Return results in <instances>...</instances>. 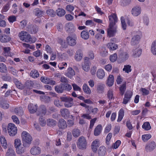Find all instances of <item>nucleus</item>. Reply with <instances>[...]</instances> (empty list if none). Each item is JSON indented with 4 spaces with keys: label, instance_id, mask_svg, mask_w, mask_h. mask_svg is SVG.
Returning <instances> with one entry per match:
<instances>
[{
    "label": "nucleus",
    "instance_id": "1",
    "mask_svg": "<svg viewBox=\"0 0 156 156\" xmlns=\"http://www.w3.org/2000/svg\"><path fill=\"white\" fill-rule=\"evenodd\" d=\"M14 144L16 152L17 154L19 155L25 153L27 151L26 148L29 147L25 144H22L20 140L19 139L15 140Z\"/></svg>",
    "mask_w": 156,
    "mask_h": 156
},
{
    "label": "nucleus",
    "instance_id": "2",
    "mask_svg": "<svg viewBox=\"0 0 156 156\" xmlns=\"http://www.w3.org/2000/svg\"><path fill=\"white\" fill-rule=\"evenodd\" d=\"M22 143L30 146L32 140V138L30 134L26 131H23L21 133Z\"/></svg>",
    "mask_w": 156,
    "mask_h": 156
},
{
    "label": "nucleus",
    "instance_id": "3",
    "mask_svg": "<svg viewBox=\"0 0 156 156\" xmlns=\"http://www.w3.org/2000/svg\"><path fill=\"white\" fill-rule=\"evenodd\" d=\"M77 146L80 149L84 150L87 148V142L85 137H80L77 140Z\"/></svg>",
    "mask_w": 156,
    "mask_h": 156
},
{
    "label": "nucleus",
    "instance_id": "4",
    "mask_svg": "<svg viewBox=\"0 0 156 156\" xmlns=\"http://www.w3.org/2000/svg\"><path fill=\"white\" fill-rule=\"evenodd\" d=\"M19 36L20 39L26 42H32V39L30 35L26 32L22 31L19 33Z\"/></svg>",
    "mask_w": 156,
    "mask_h": 156
},
{
    "label": "nucleus",
    "instance_id": "5",
    "mask_svg": "<svg viewBox=\"0 0 156 156\" xmlns=\"http://www.w3.org/2000/svg\"><path fill=\"white\" fill-rule=\"evenodd\" d=\"M76 36L75 34L73 33L68 36L66 39L68 45L74 46L76 44Z\"/></svg>",
    "mask_w": 156,
    "mask_h": 156
},
{
    "label": "nucleus",
    "instance_id": "6",
    "mask_svg": "<svg viewBox=\"0 0 156 156\" xmlns=\"http://www.w3.org/2000/svg\"><path fill=\"white\" fill-rule=\"evenodd\" d=\"M7 130L10 136H13L17 133V129L15 125L12 123H9L8 126Z\"/></svg>",
    "mask_w": 156,
    "mask_h": 156
},
{
    "label": "nucleus",
    "instance_id": "7",
    "mask_svg": "<svg viewBox=\"0 0 156 156\" xmlns=\"http://www.w3.org/2000/svg\"><path fill=\"white\" fill-rule=\"evenodd\" d=\"M116 26L109 25L107 30L108 35L110 37L114 36L117 32Z\"/></svg>",
    "mask_w": 156,
    "mask_h": 156
},
{
    "label": "nucleus",
    "instance_id": "8",
    "mask_svg": "<svg viewBox=\"0 0 156 156\" xmlns=\"http://www.w3.org/2000/svg\"><path fill=\"white\" fill-rule=\"evenodd\" d=\"M90 62L87 57L84 58V62L82 65V68L83 70L86 72L90 70Z\"/></svg>",
    "mask_w": 156,
    "mask_h": 156
},
{
    "label": "nucleus",
    "instance_id": "9",
    "mask_svg": "<svg viewBox=\"0 0 156 156\" xmlns=\"http://www.w3.org/2000/svg\"><path fill=\"white\" fill-rule=\"evenodd\" d=\"M156 146L155 142L152 141L147 144L145 147V150L147 152H149L153 150Z\"/></svg>",
    "mask_w": 156,
    "mask_h": 156
},
{
    "label": "nucleus",
    "instance_id": "10",
    "mask_svg": "<svg viewBox=\"0 0 156 156\" xmlns=\"http://www.w3.org/2000/svg\"><path fill=\"white\" fill-rule=\"evenodd\" d=\"M140 38L138 35L133 36L131 39L130 44L131 45L134 46H137L139 43Z\"/></svg>",
    "mask_w": 156,
    "mask_h": 156
},
{
    "label": "nucleus",
    "instance_id": "11",
    "mask_svg": "<svg viewBox=\"0 0 156 156\" xmlns=\"http://www.w3.org/2000/svg\"><path fill=\"white\" fill-rule=\"evenodd\" d=\"M131 13L134 16H136L139 15L141 12L140 7L138 5L134 6L131 10Z\"/></svg>",
    "mask_w": 156,
    "mask_h": 156
},
{
    "label": "nucleus",
    "instance_id": "12",
    "mask_svg": "<svg viewBox=\"0 0 156 156\" xmlns=\"http://www.w3.org/2000/svg\"><path fill=\"white\" fill-rule=\"evenodd\" d=\"M109 21V25L116 26L115 23L117 22V18L116 14H112L108 16Z\"/></svg>",
    "mask_w": 156,
    "mask_h": 156
},
{
    "label": "nucleus",
    "instance_id": "13",
    "mask_svg": "<svg viewBox=\"0 0 156 156\" xmlns=\"http://www.w3.org/2000/svg\"><path fill=\"white\" fill-rule=\"evenodd\" d=\"M41 80L44 83L51 85H55L56 83L55 81L52 80L46 76H42L41 78Z\"/></svg>",
    "mask_w": 156,
    "mask_h": 156
},
{
    "label": "nucleus",
    "instance_id": "14",
    "mask_svg": "<svg viewBox=\"0 0 156 156\" xmlns=\"http://www.w3.org/2000/svg\"><path fill=\"white\" fill-rule=\"evenodd\" d=\"M27 29V31L31 34H35L38 30L37 26L36 25L33 26L31 24L28 25Z\"/></svg>",
    "mask_w": 156,
    "mask_h": 156
},
{
    "label": "nucleus",
    "instance_id": "15",
    "mask_svg": "<svg viewBox=\"0 0 156 156\" xmlns=\"http://www.w3.org/2000/svg\"><path fill=\"white\" fill-rule=\"evenodd\" d=\"M65 29L66 31L69 33L74 32L75 30L73 25L71 23H68L65 25Z\"/></svg>",
    "mask_w": 156,
    "mask_h": 156
},
{
    "label": "nucleus",
    "instance_id": "16",
    "mask_svg": "<svg viewBox=\"0 0 156 156\" xmlns=\"http://www.w3.org/2000/svg\"><path fill=\"white\" fill-rule=\"evenodd\" d=\"M41 148L37 146L33 147L30 150V152L31 154L34 155H37L40 154L41 153Z\"/></svg>",
    "mask_w": 156,
    "mask_h": 156
},
{
    "label": "nucleus",
    "instance_id": "17",
    "mask_svg": "<svg viewBox=\"0 0 156 156\" xmlns=\"http://www.w3.org/2000/svg\"><path fill=\"white\" fill-rule=\"evenodd\" d=\"M58 125L59 128L61 129H65L67 126L66 121L62 119H61L59 120Z\"/></svg>",
    "mask_w": 156,
    "mask_h": 156
},
{
    "label": "nucleus",
    "instance_id": "18",
    "mask_svg": "<svg viewBox=\"0 0 156 156\" xmlns=\"http://www.w3.org/2000/svg\"><path fill=\"white\" fill-rule=\"evenodd\" d=\"M83 53L80 50H78L76 51L74 56V58L75 60L79 62L81 61L83 57Z\"/></svg>",
    "mask_w": 156,
    "mask_h": 156
},
{
    "label": "nucleus",
    "instance_id": "19",
    "mask_svg": "<svg viewBox=\"0 0 156 156\" xmlns=\"http://www.w3.org/2000/svg\"><path fill=\"white\" fill-rule=\"evenodd\" d=\"M46 112V109L44 105H41L39 108L38 112H37V115H41L42 116L45 115Z\"/></svg>",
    "mask_w": 156,
    "mask_h": 156
},
{
    "label": "nucleus",
    "instance_id": "20",
    "mask_svg": "<svg viewBox=\"0 0 156 156\" xmlns=\"http://www.w3.org/2000/svg\"><path fill=\"white\" fill-rule=\"evenodd\" d=\"M60 112L62 116L65 119L68 118L69 116V112L66 108L61 109Z\"/></svg>",
    "mask_w": 156,
    "mask_h": 156
},
{
    "label": "nucleus",
    "instance_id": "21",
    "mask_svg": "<svg viewBox=\"0 0 156 156\" xmlns=\"http://www.w3.org/2000/svg\"><path fill=\"white\" fill-rule=\"evenodd\" d=\"M105 85L101 83H98L96 86V90L98 93H102L104 91Z\"/></svg>",
    "mask_w": 156,
    "mask_h": 156
},
{
    "label": "nucleus",
    "instance_id": "22",
    "mask_svg": "<svg viewBox=\"0 0 156 156\" xmlns=\"http://www.w3.org/2000/svg\"><path fill=\"white\" fill-rule=\"evenodd\" d=\"M37 108V105H34L32 104H30L28 106V109L31 113H34L36 112Z\"/></svg>",
    "mask_w": 156,
    "mask_h": 156
},
{
    "label": "nucleus",
    "instance_id": "23",
    "mask_svg": "<svg viewBox=\"0 0 156 156\" xmlns=\"http://www.w3.org/2000/svg\"><path fill=\"white\" fill-rule=\"evenodd\" d=\"M142 50L140 49L136 48L133 49V51L132 56L134 58L138 57L141 55L142 53Z\"/></svg>",
    "mask_w": 156,
    "mask_h": 156
},
{
    "label": "nucleus",
    "instance_id": "24",
    "mask_svg": "<svg viewBox=\"0 0 156 156\" xmlns=\"http://www.w3.org/2000/svg\"><path fill=\"white\" fill-rule=\"evenodd\" d=\"M75 74L74 70L71 67H69L67 70V72L66 73L65 75L68 77L71 78Z\"/></svg>",
    "mask_w": 156,
    "mask_h": 156
},
{
    "label": "nucleus",
    "instance_id": "25",
    "mask_svg": "<svg viewBox=\"0 0 156 156\" xmlns=\"http://www.w3.org/2000/svg\"><path fill=\"white\" fill-rule=\"evenodd\" d=\"M114 82V76L112 75H110L107 80V84L108 86L111 87L113 84Z\"/></svg>",
    "mask_w": 156,
    "mask_h": 156
},
{
    "label": "nucleus",
    "instance_id": "26",
    "mask_svg": "<svg viewBox=\"0 0 156 156\" xmlns=\"http://www.w3.org/2000/svg\"><path fill=\"white\" fill-rule=\"evenodd\" d=\"M106 149L104 146H101L98 151L99 156H105L106 153Z\"/></svg>",
    "mask_w": 156,
    "mask_h": 156
},
{
    "label": "nucleus",
    "instance_id": "27",
    "mask_svg": "<svg viewBox=\"0 0 156 156\" xmlns=\"http://www.w3.org/2000/svg\"><path fill=\"white\" fill-rule=\"evenodd\" d=\"M10 40V37L5 34L0 36V41L2 43L7 42L9 41Z\"/></svg>",
    "mask_w": 156,
    "mask_h": 156
},
{
    "label": "nucleus",
    "instance_id": "28",
    "mask_svg": "<svg viewBox=\"0 0 156 156\" xmlns=\"http://www.w3.org/2000/svg\"><path fill=\"white\" fill-rule=\"evenodd\" d=\"M63 83H61L60 84L55 87V90L58 93H62L64 90Z\"/></svg>",
    "mask_w": 156,
    "mask_h": 156
},
{
    "label": "nucleus",
    "instance_id": "29",
    "mask_svg": "<svg viewBox=\"0 0 156 156\" xmlns=\"http://www.w3.org/2000/svg\"><path fill=\"white\" fill-rule=\"evenodd\" d=\"M105 73L103 69H99L97 71V75L98 78L102 79L105 77Z\"/></svg>",
    "mask_w": 156,
    "mask_h": 156
},
{
    "label": "nucleus",
    "instance_id": "30",
    "mask_svg": "<svg viewBox=\"0 0 156 156\" xmlns=\"http://www.w3.org/2000/svg\"><path fill=\"white\" fill-rule=\"evenodd\" d=\"M102 130V126L101 125H98L94 130V135L97 136L99 135Z\"/></svg>",
    "mask_w": 156,
    "mask_h": 156
},
{
    "label": "nucleus",
    "instance_id": "31",
    "mask_svg": "<svg viewBox=\"0 0 156 156\" xmlns=\"http://www.w3.org/2000/svg\"><path fill=\"white\" fill-rule=\"evenodd\" d=\"M14 112L16 115L19 116L22 115L23 113V109L21 107L15 108L14 110Z\"/></svg>",
    "mask_w": 156,
    "mask_h": 156
},
{
    "label": "nucleus",
    "instance_id": "32",
    "mask_svg": "<svg viewBox=\"0 0 156 156\" xmlns=\"http://www.w3.org/2000/svg\"><path fill=\"white\" fill-rule=\"evenodd\" d=\"M0 142L2 147L6 149L7 147L6 140L3 136H1L0 137Z\"/></svg>",
    "mask_w": 156,
    "mask_h": 156
},
{
    "label": "nucleus",
    "instance_id": "33",
    "mask_svg": "<svg viewBox=\"0 0 156 156\" xmlns=\"http://www.w3.org/2000/svg\"><path fill=\"white\" fill-rule=\"evenodd\" d=\"M55 13L58 16L62 17L65 15L66 12L62 8H59L56 11Z\"/></svg>",
    "mask_w": 156,
    "mask_h": 156
},
{
    "label": "nucleus",
    "instance_id": "34",
    "mask_svg": "<svg viewBox=\"0 0 156 156\" xmlns=\"http://www.w3.org/2000/svg\"><path fill=\"white\" fill-rule=\"evenodd\" d=\"M5 156H16V154L12 148H9L7 150Z\"/></svg>",
    "mask_w": 156,
    "mask_h": 156
},
{
    "label": "nucleus",
    "instance_id": "35",
    "mask_svg": "<svg viewBox=\"0 0 156 156\" xmlns=\"http://www.w3.org/2000/svg\"><path fill=\"white\" fill-rule=\"evenodd\" d=\"M13 81L17 88L20 89H22L23 88V85L18 80L15 79L13 80Z\"/></svg>",
    "mask_w": 156,
    "mask_h": 156
},
{
    "label": "nucleus",
    "instance_id": "36",
    "mask_svg": "<svg viewBox=\"0 0 156 156\" xmlns=\"http://www.w3.org/2000/svg\"><path fill=\"white\" fill-rule=\"evenodd\" d=\"M126 89V83L125 82L119 87L120 94L121 95H123Z\"/></svg>",
    "mask_w": 156,
    "mask_h": 156
},
{
    "label": "nucleus",
    "instance_id": "37",
    "mask_svg": "<svg viewBox=\"0 0 156 156\" xmlns=\"http://www.w3.org/2000/svg\"><path fill=\"white\" fill-rule=\"evenodd\" d=\"M107 45L109 49L112 50H114L118 48V46L116 44L112 42L109 43Z\"/></svg>",
    "mask_w": 156,
    "mask_h": 156
},
{
    "label": "nucleus",
    "instance_id": "38",
    "mask_svg": "<svg viewBox=\"0 0 156 156\" xmlns=\"http://www.w3.org/2000/svg\"><path fill=\"white\" fill-rule=\"evenodd\" d=\"M83 90L84 91V92L86 93V94H89L91 93V91L87 85L86 83H84L83 87Z\"/></svg>",
    "mask_w": 156,
    "mask_h": 156
},
{
    "label": "nucleus",
    "instance_id": "39",
    "mask_svg": "<svg viewBox=\"0 0 156 156\" xmlns=\"http://www.w3.org/2000/svg\"><path fill=\"white\" fill-rule=\"evenodd\" d=\"M128 57V54L126 52L121 53L119 55V57L123 61L126 60Z\"/></svg>",
    "mask_w": 156,
    "mask_h": 156
},
{
    "label": "nucleus",
    "instance_id": "40",
    "mask_svg": "<svg viewBox=\"0 0 156 156\" xmlns=\"http://www.w3.org/2000/svg\"><path fill=\"white\" fill-rule=\"evenodd\" d=\"M30 76L34 78L39 77V74L38 71L36 70H33L31 71L30 73Z\"/></svg>",
    "mask_w": 156,
    "mask_h": 156
},
{
    "label": "nucleus",
    "instance_id": "41",
    "mask_svg": "<svg viewBox=\"0 0 156 156\" xmlns=\"http://www.w3.org/2000/svg\"><path fill=\"white\" fill-rule=\"evenodd\" d=\"M81 36L82 38L87 40L89 38V35L88 32L83 30L81 33Z\"/></svg>",
    "mask_w": 156,
    "mask_h": 156
},
{
    "label": "nucleus",
    "instance_id": "42",
    "mask_svg": "<svg viewBox=\"0 0 156 156\" xmlns=\"http://www.w3.org/2000/svg\"><path fill=\"white\" fill-rule=\"evenodd\" d=\"M47 124L49 126H55L57 123L56 121L52 119H48L47 120Z\"/></svg>",
    "mask_w": 156,
    "mask_h": 156
},
{
    "label": "nucleus",
    "instance_id": "43",
    "mask_svg": "<svg viewBox=\"0 0 156 156\" xmlns=\"http://www.w3.org/2000/svg\"><path fill=\"white\" fill-rule=\"evenodd\" d=\"M151 51L153 55H156V41H154L153 42L151 45Z\"/></svg>",
    "mask_w": 156,
    "mask_h": 156
},
{
    "label": "nucleus",
    "instance_id": "44",
    "mask_svg": "<svg viewBox=\"0 0 156 156\" xmlns=\"http://www.w3.org/2000/svg\"><path fill=\"white\" fill-rule=\"evenodd\" d=\"M34 84L33 81L31 80H28L26 83L25 86L27 89H30L33 87Z\"/></svg>",
    "mask_w": 156,
    "mask_h": 156
},
{
    "label": "nucleus",
    "instance_id": "45",
    "mask_svg": "<svg viewBox=\"0 0 156 156\" xmlns=\"http://www.w3.org/2000/svg\"><path fill=\"white\" fill-rule=\"evenodd\" d=\"M60 99L62 101L67 102H71L73 101V99L72 98L69 97H63L60 98Z\"/></svg>",
    "mask_w": 156,
    "mask_h": 156
},
{
    "label": "nucleus",
    "instance_id": "46",
    "mask_svg": "<svg viewBox=\"0 0 156 156\" xmlns=\"http://www.w3.org/2000/svg\"><path fill=\"white\" fill-rule=\"evenodd\" d=\"M113 92V90L111 89H109L108 92L107 97L110 100L114 99V98Z\"/></svg>",
    "mask_w": 156,
    "mask_h": 156
},
{
    "label": "nucleus",
    "instance_id": "47",
    "mask_svg": "<svg viewBox=\"0 0 156 156\" xmlns=\"http://www.w3.org/2000/svg\"><path fill=\"white\" fill-rule=\"evenodd\" d=\"M72 132L73 136L75 137H78L80 135V130L77 129H74Z\"/></svg>",
    "mask_w": 156,
    "mask_h": 156
},
{
    "label": "nucleus",
    "instance_id": "48",
    "mask_svg": "<svg viewBox=\"0 0 156 156\" xmlns=\"http://www.w3.org/2000/svg\"><path fill=\"white\" fill-rule=\"evenodd\" d=\"M7 71L6 65L3 63H0V72L2 73H5Z\"/></svg>",
    "mask_w": 156,
    "mask_h": 156
},
{
    "label": "nucleus",
    "instance_id": "49",
    "mask_svg": "<svg viewBox=\"0 0 156 156\" xmlns=\"http://www.w3.org/2000/svg\"><path fill=\"white\" fill-rule=\"evenodd\" d=\"M142 127L146 130H148L151 128L150 124L148 122H144L142 125Z\"/></svg>",
    "mask_w": 156,
    "mask_h": 156
},
{
    "label": "nucleus",
    "instance_id": "50",
    "mask_svg": "<svg viewBox=\"0 0 156 156\" xmlns=\"http://www.w3.org/2000/svg\"><path fill=\"white\" fill-rule=\"evenodd\" d=\"M0 106L4 109H7L9 107V105L4 101H0Z\"/></svg>",
    "mask_w": 156,
    "mask_h": 156
},
{
    "label": "nucleus",
    "instance_id": "51",
    "mask_svg": "<svg viewBox=\"0 0 156 156\" xmlns=\"http://www.w3.org/2000/svg\"><path fill=\"white\" fill-rule=\"evenodd\" d=\"M46 13L48 15L52 17H54L55 16V12L52 9H48L46 11Z\"/></svg>",
    "mask_w": 156,
    "mask_h": 156
},
{
    "label": "nucleus",
    "instance_id": "52",
    "mask_svg": "<svg viewBox=\"0 0 156 156\" xmlns=\"http://www.w3.org/2000/svg\"><path fill=\"white\" fill-rule=\"evenodd\" d=\"M34 12L36 16H42L43 13V12L38 8L34 9Z\"/></svg>",
    "mask_w": 156,
    "mask_h": 156
},
{
    "label": "nucleus",
    "instance_id": "53",
    "mask_svg": "<svg viewBox=\"0 0 156 156\" xmlns=\"http://www.w3.org/2000/svg\"><path fill=\"white\" fill-rule=\"evenodd\" d=\"M151 136L149 134L143 135L142 136V138L144 142H146L151 137Z\"/></svg>",
    "mask_w": 156,
    "mask_h": 156
},
{
    "label": "nucleus",
    "instance_id": "54",
    "mask_svg": "<svg viewBox=\"0 0 156 156\" xmlns=\"http://www.w3.org/2000/svg\"><path fill=\"white\" fill-rule=\"evenodd\" d=\"M10 49L9 47H5L4 48V50L5 52L4 55L5 56H10L11 55L10 53Z\"/></svg>",
    "mask_w": 156,
    "mask_h": 156
},
{
    "label": "nucleus",
    "instance_id": "55",
    "mask_svg": "<svg viewBox=\"0 0 156 156\" xmlns=\"http://www.w3.org/2000/svg\"><path fill=\"white\" fill-rule=\"evenodd\" d=\"M39 123L41 126H43L45 125L46 121L42 116L39 118Z\"/></svg>",
    "mask_w": 156,
    "mask_h": 156
},
{
    "label": "nucleus",
    "instance_id": "56",
    "mask_svg": "<svg viewBox=\"0 0 156 156\" xmlns=\"http://www.w3.org/2000/svg\"><path fill=\"white\" fill-rule=\"evenodd\" d=\"M121 21L122 24V28L123 30H126V25L125 22V19L122 16L121 17Z\"/></svg>",
    "mask_w": 156,
    "mask_h": 156
},
{
    "label": "nucleus",
    "instance_id": "57",
    "mask_svg": "<svg viewBox=\"0 0 156 156\" xmlns=\"http://www.w3.org/2000/svg\"><path fill=\"white\" fill-rule=\"evenodd\" d=\"M64 88V90H66V91H69L72 89V87L69 84L66 83L63 84Z\"/></svg>",
    "mask_w": 156,
    "mask_h": 156
},
{
    "label": "nucleus",
    "instance_id": "58",
    "mask_svg": "<svg viewBox=\"0 0 156 156\" xmlns=\"http://www.w3.org/2000/svg\"><path fill=\"white\" fill-rule=\"evenodd\" d=\"M131 66L129 65H125L124 66L123 70L126 73H128L131 71Z\"/></svg>",
    "mask_w": 156,
    "mask_h": 156
},
{
    "label": "nucleus",
    "instance_id": "59",
    "mask_svg": "<svg viewBox=\"0 0 156 156\" xmlns=\"http://www.w3.org/2000/svg\"><path fill=\"white\" fill-rule=\"evenodd\" d=\"M132 95V93L131 91H128L126 92L124 95V97L126 99H130L131 98Z\"/></svg>",
    "mask_w": 156,
    "mask_h": 156
},
{
    "label": "nucleus",
    "instance_id": "60",
    "mask_svg": "<svg viewBox=\"0 0 156 156\" xmlns=\"http://www.w3.org/2000/svg\"><path fill=\"white\" fill-rule=\"evenodd\" d=\"M10 4L9 3H7L3 8L2 12V13L6 12L9 9Z\"/></svg>",
    "mask_w": 156,
    "mask_h": 156
},
{
    "label": "nucleus",
    "instance_id": "61",
    "mask_svg": "<svg viewBox=\"0 0 156 156\" xmlns=\"http://www.w3.org/2000/svg\"><path fill=\"white\" fill-rule=\"evenodd\" d=\"M121 143V142L120 140H117L114 144H113L112 146L113 148L116 149L118 147Z\"/></svg>",
    "mask_w": 156,
    "mask_h": 156
},
{
    "label": "nucleus",
    "instance_id": "62",
    "mask_svg": "<svg viewBox=\"0 0 156 156\" xmlns=\"http://www.w3.org/2000/svg\"><path fill=\"white\" fill-rule=\"evenodd\" d=\"M66 9L67 11L72 13L71 12L74 9V7L71 5H67L66 7Z\"/></svg>",
    "mask_w": 156,
    "mask_h": 156
},
{
    "label": "nucleus",
    "instance_id": "63",
    "mask_svg": "<svg viewBox=\"0 0 156 156\" xmlns=\"http://www.w3.org/2000/svg\"><path fill=\"white\" fill-rule=\"evenodd\" d=\"M140 90L142 93V94L144 95H147L149 94V90L145 88H141Z\"/></svg>",
    "mask_w": 156,
    "mask_h": 156
},
{
    "label": "nucleus",
    "instance_id": "64",
    "mask_svg": "<svg viewBox=\"0 0 156 156\" xmlns=\"http://www.w3.org/2000/svg\"><path fill=\"white\" fill-rule=\"evenodd\" d=\"M8 19L9 22L13 23L16 20V17L15 16H9Z\"/></svg>",
    "mask_w": 156,
    "mask_h": 156
}]
</instances>
